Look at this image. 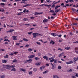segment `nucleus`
Here are the masks:
<instances>
[{
    "label": "nucleus",
    "instance_id": "4",
    "mask_svg": "<svg viewBox=\"0 0 78 78\" xmlns=\"http://www.w3.org/2000/svg\"><path fill=\"white\" fill-rule=\"evenodd\" d=\"M33 38H34V37L36 38V36H37V33H33Z\"/></svg>",
    "mask_w": 78,
    "mask_h": 78
},
{
    "label": "nucleus",
    "instance_id": "48",
    "mask_svg": "<svg viewBox=\"0 0 78 78\" xmlns=\"http://www.w3.org/2000/svg\"><path fill=\"white\" fill-rule=\"evenodd\" d=\"M75 50H78V48H74Z\"/></svg>",
    "mask_w": 78,
    "mask_h": 78
},
{
    "label": "nucleus",
    "instance_id": "49",
    "mask_svg": "<svg viewBox=\"0 0 78 78\" xmlns=\"http://www.w3.org/2000/svg\"><path fill=\"white\" fill-rule=\"evenodd\" d=\"M72 11H76V9H72Z\"/></svg>",
    "mask_w": 78,
    "mask_h": 78
},
{
    "label": "nucleus",
    "instance_id": "2",
    "mask_svg": "<svg viewBox=\"0 0 78 78\" xmlns=\"http://www.w3.org/2000/svg\"><path fill=\"white\" fill-rule=\"evenodd\" d=\"M12 66L11 67L12 69H11V71H12V72H16V69L14 67H16L15 66Z\"/></svg>",
    "mask_w": 78,
    "mask_h": 78
},
{
    "label": "nucleus",
    "instance_id": "40",
    "mask_svg": "<svg viewBox=\"0 0 78 78\" xmlns=\"http://www.w3.org/2000/svg\"><path fill=\"white\" fill-rule=\"evenodd\" d=\"M30 56H31V58H33V57L35 56L34 55H30Z\"/></svg>",
    "mask_w": 78,
    "mask_h": 78
},
{
    "label": "nucleus",
    "instance_id": "43",
    "mask_svg": "<svg viewBox=\"0 0 78 78\" xmlns=\"http://www.w3.org/2000/svg\"><path fill=\"white\" fill-rule=\"evenodd\" d=\"M53 57H51V58H49V60H51V59H53Z\"/></svg>",
    "mask_w": 78,
    "mask_h": 78
},
{
    "label": "nucleus",
    "instance_id": "57",
    "mask_svg": "<svg viewBox=\"0 0 78 78\" xmlns=\"http://www.w3.org/2000/svg\"><path fill=\"white\" fill-rule=\"evenodd\" d=\"M76 76H77V77H78V73H77L75 75Z\"/></svg>",
    "mask_w": 78,
    "mask_h": 78
},
{
    "label": "nucleus",
    "instance_id": "58",
    "mask_svg": "<svg viewBox=\"0 0 78 78\" xmlns=\"http://www.w3.org/2000/svg\"><path fill=\"white\" fill-rule=\"evenodd\" d=\"M28 46H30V45L28 44H27L26 45H25L26 47H28Z\"/></svg>",
    "mask_w": 78,
    "mask_h": 78
},
{
    "label": "nucleus",
    "instance_id": "59",
    "mask_svg": "<svg viewBox=\"0 0 78 78\" xmlns=\"http://www.w3.org/2000/svg\"><path fill=\"white\" fill-rule=\"evenodd\" d=\"M54 18H54V17L52 16L51 17V19H54Z\"/></svg>",
    "mask_w": 78,
    "mask_h": 78
},
{
    "label": "nucleus",
    "instance_id": "28",
    "mask_svg": "<svg viewBox=\"0 0 78 78\" xmlns=\"http://www.w3.org/2000/svg\"><path fill=\"white\" fill-rule=\"evenodd\" d=\"M29 75H31V74H33V72L30 71L29 72Z\"/></svg>",
    "mask_w": 78,
    "mask_h": 78
},
{
    "label": "nucleus",
    "instance_id": "55",
    "mask_svg": "<svg viewBox=\"0 0 78 78\" xmlns=\"http://www.w3.org/2000/svg\"><path fill=\"white\" fill-rule=\"evenodd\" d=\"M25 25H27V26H30V24H26Z\"/></svg>",
    "mask_w": 78,
    "mask_h": 78
},
{
    "label": "nucleus",
    "instance_id": "24",
    "mask_svg": "<svg viewBox=\"0 0 78 78\" xmlns=\"http://www.w3.org/2000/svg\"><path fill=\"white\" fill-rule=\"evenodd\" d=\"M63 54V53H62L61 54H60L59 55H58L59 57H61L62 56V55Z\"/></svg>",
    "mask_w": 78,
    "mask_h": 78
},
{
    "label": "nucleus",
    "instance_id": "50",
    "mask_svg": "<svg viewBox=\"0 0 78 78\" xmlns=\"http://www.w3.org/2000/svg\"><path fill=\"white\" fill-rule=\"evenodd\" d=\"M58 36V37H61V36H62V35L60 34L59 35H57Z\"/></svg>",
    "mask_w": 78,
    "mask_h": 78
},
{
    "label": "nucleus",
    "instance_id": "46",
    "mask_svg": "<svg viewBox=\"0 0 78 78\" xmlns=\"http://www.w3.org/2000/svg\"><path fill=\"white\" fill-rule=\"evenodd\" d=\"M37 44H38V45H41V43H39L38 42H37Z\"/></svg>",
    "mask_w": 78,
    "mask_h": 78
},
{
    "label": "nucleus",
    "instance_id": "56",
    "mask_svg": "<svg viewBox=\"0 0 78 78\" xmlns=\"http://www.w3.org/2000/svg\"><path fill=\"white\" fill-rule=\"evenodd\" d=\"M24 62L25 63H27V62H28V61L27 60L26 61H24Z\"/></svg>",
    "mask_w": 78,
    "mask_h": 78
},
{
    "label": "nucleus",
    "instance_id": "31",
    "mask_svg": "<svg viewBox=\"0 0 78 78\" xmlns=\"http://www.w3.org/2000/svg\"><path fill=\"white\" fill-rule=\"evenodd\" d=\"M28 20V19L27 18H24L23 20H24V21H26V20Z\"/></svg>",
    "mask_w": 78,
    "mask_h": 78
},
{
    "label": "nucleus",
    "instance_id": "14",
    "mask_svg": "<svg viewBox=\"0 0 78 78\" xmlns=\"http://www.w3.org/2000/svg\"><path fill=\"white\" fill-rule=\"evenodd\" d=\"M27 62H30V63H31V62L32 61V59H29L28 60H27Z\"/></svg>",
    "mask_w": 78,
    "mask_h": 78
},
{
    "label": "nucleus",
    "instance_id": "22",
    "mask_svg": "<svg viewBox=\"0 0 78 78\" xmlns=\"http://www.w3.org/2000/svg\"><path fill=\"white\" fill-rule=\"evenodd\" d=\"M65 49H66V50H69L70 49V47H66L65 48Z\"/></svg>",
    "mask_w": 78,
    "mask_h": 78
},
{
    "label": "nucleus",
    "instance_id": "30",
    "mask_svg": "<svg viewBox=\"0 0 78 78\" xmlns=\"http://www.w3.org/2000/svg\"><path fill=\"white\" fill-rule=\"evenodd\" d=\"M4 41H8V42H10V41L8 39H5Z\"/></svg>",
    "mask_w": 78,
    "mask_h": 78
},
{
    "label": "nucleus",
    "instance_id": "29",
    "mask_svg": "<svg viewBox=\"0 0 78 78\" xmlns=\"http://www.w3.org/2000/svg\"><path fill=\"white\" fill-rule=\"evenodd\" d=\"M34 59H35L36 60H38V59H39V58H38V57H36L34 58Z\"/></svg>",
    "mask_w": 78,
    "mask_h": 78
},
{
    "label": "nucleus",
    "instance_id": "18",
    "mask_svg": "<svg viewBox=\"0 0 78 78\" xmlns=\"http://www.w3.org/2000/svg\"><path fill=\"white\" fill-rule=\"evenodd\" d=\"M49 12H52V13H55V11L53 10H51L49 11Z\"/></svg>",
    "mask_w": 78,
    "mask_h": 78
},
{
    "label": "nucleus",
    "instance_id": "45",
    "mask_svg": "<svg viewBox=\"0 0 78 78\" xmlns=\"http://www.w3.org/2000/svg\"><path fill=\"white\" fill-rule=\"evenodd\" d=\"M28 59H31V58H32L31 55H29L28 57Z\"/></svg>",
    "mask_w": 78,
    "mask_h": 78
},
{
    "label": "nucleus",
    "instance_id": "9",
    "mask_svg": "<svg viewBox=\"0 0 78 78\" xmlns=\"http://www.w3.org/2000/svg\"><path fill=\"white\" fill-rule=\"evenodd\" d=\"M51 35H52V36H54V37H55V36H56L57 35L55 33H51Z\"/></svg>",
    "mask_w": 78,
    "mask_h": 78
},
{
    "label": "nucleus",
    "instance_id": "53",
    "mask_svg": "<svg viewBox=\"0 0 78 78\" xmlns=\"http://www.w3.org/2000/svg\"><path fill=\"white\" fill-rule=\"evenodd\" d=\"M26 5H27V6H30L31 4H26Z\"/></svg>",
    "mask_w": 78,
    "mask_h": 78
},
{
    "label": "nucleus",
    "instance_id": "47",
    "mask_svg": "<svg viewBox=\"0 0 78 78\" xmlns=\"http://www.w3.org/2000/svg\"><path fill=\"white\" fill-rule=\"evenodd\" d=\"M42 13H43V12H40V13H38V15H40V14H42Z\"/></svg>",
    "mask_w": 78,
    "mask_h": 78
},
{
    "label": "nucleus",
    "instance_id": "19",
    "mask_svg": "<svg viewBox=\"0 0 78 78\" xmlns=\"http://www.w3.org/2000/svg\"><path fill=\"white\" fill-rule=\"evenodd\" d=\"M33 71H34V72H37V69H36V68H34L33 69Z\"/></svg>",
    "mask_w": 78,
    "mask_h": 78
},
{
    "label": "nucleus",
    "instance_id": "12",
    "mask_svg": "<svg viewBox=\"0 0 78 78\" xmlns=\"http://www.w3.org/2000/svg\"><path fill=\"white\" fill-rule=\"evenodd\" d=\"M14 29H11L9 31H7V33H8L9 32H10V33H12V31H14Z\"/></svg>",
    "mask_w": 78,
    "mask_h": 78
},
{
    "label": "nucleus",
    "instance_id": "34",
    "mask_svg": "<svg viewBox=\"0 0 78 78\" xmlns=\"http://www.w3.org/2000/svg\"><path fill=\"white\" fill-rule=\"evenodd\" d=\"M58 8V5L56 6L55 7V10L56 9H57Z\"/></svg>",
    "mask_w": 78,
    "mask_h": 78
},
{
    "label": "nucleus",
    "instance_id": "54",
    "mask_svg": "<svg viewBox=\"0 0 78 78\" xmlns=\"http://www.w3.org/2000/svg\"><path fill=\"white\" fill-rule=\"evenodd\" d=\"M70 64H71V63H72L73 64V62L72 61H71L69 62Z\"/></svg>",
    "mask_w": 78,
    "mask_h": 78
},
{
    "label": "nucleus",
    "instance_id": "62",
    "mask_svg": "<svg viewBox=\"0 0 78 78\" xmlns=\"http://www.w3.org/2000/svg\"><path fill=\"white\" fill-rule=\"evenodd\" d=\"M26 9H25L24 10H23V12H26Z\"/></svg>",
    "mask_w": 78,
    "mask_h": 78
},
{
    "label": "nucleus",
    "instance_id": "52",
    "mask_svg": "<svg viewBox=\"0 0 78 78\" xmlns=\"http://www.w3.org/2000/svg\"><path fill=\"white\" fill-rule=\"evenodd\" d=\"M73 43H75L76 44H78V41H77L76 42H73Z\"/></svg>",
    "mask_w": 78,
    "mask_h": 78
},
{
    "label": "nucleus",
    "instance_id": "51",
    "mask_svg": "<svg viewBox=\"0 0 78 78\" xmlns=\"http://www.w3.org/2000/svg\"><path fill=\"white\" fill-rule=\"evenodd\" d=\"M54 60L53 59H52V60H51L50 61V62H53L54 61Z\"/></svg>",
    "mask_w": 78,
    "mask_h": 78
},
{
    "label": "nucleus",
    "instance_id": "1",
    "mask_svg": "<svg viewBox=\"0 0 78 78\" xmlns=\"http://www.w3.org/2000/svg\"><path fill=\"white\" fill-rule=\"evenodd\" d=\"M3 66L4 68H5V67H7L6 68V69H8V70H10V68H11L12 67H14V66H13V65L10 66L9 65H3Z\"/></svg>",
    "mask_w": 78,
    "mask_h": 78
},
{
    "label": "nucleus",
    "instance_id": "32",
    "mask_svg": "<svg viewBox=\"0 0 78 78\" xmlns=\"http://www.w3.org/2000/svg\"><path fill=\"white\" fill-rule=\"evenodd\" d=\"M35 65H37V66H40V65H41V63L39 62L38 63H36Z\"/></svg>",
    "mask_w": 78,
    "mask_h": 78
},
{
    "label": "nucleus",
    "instance_id": "20",
    "mask_svg": "<svg viewBox=\"0 0 78 78\" xmlns=\"http://www.w3.org/2000/svg\"><path fill=\"white\" fill-rule=\"evenodd\" d=\"M62 68L61 66H58V69H61Z\"/></svg>",
    "mask_w": 78,
    "mask_h": 78
},
{
    "label": "nucleus",
    "instance_id": "10",
    "mask_svg": "<svg viewBox=\"0 0 78 78\" xmlns=\"http://www.w3.org/2000/svg\"><path fill=\"white\" fill-rule=\"evenodd\" d=\"M60 11V9H57V10L55 9V12L56 13H57L58 12H59Z\"/></svg>",
    "mask_w": 78,
    "mask_h": 78
},
{
    "label": "nucleus",
    "instance_id": "11",
    "mask_svg": "<svg viewBox=\"0 0 78 78\" xmlns=\"http://www.w3.org/2000/svg\"><path fill=\"white\" fill-rule=\"evenodd\" d=\"M48 20L46 19V20H44L43 21V22L44 23H45V22H48Z\"/></svg>",
    "mask_w": 78,
    "mask_h": 78
},
{
    "label": "nucleus",
    "instance_id": "63",
    "mask_svg": "<svg viewBox=\"0 0 78 78\" xmlns=\"http://www.w3.org/2000/svg\"><path fill=\"white\" fill-rule=\"evenodd\" d=\"M19 44H20V43H16V45H19Z\"/></svg>",
    "mask_w": 78,
    "mask_h": 78
},
{
    "label": "nucleus",
    "instance_id": "39",
    "mask_svg": "<svg viewBox=\"0 0 78 78\" xmlns=\"http://www.w3.org/2000/svg\"><path fill=\"white\" fill-rule=\"evenodd\" d=\"M37 36H42V35L40 34H39L37 33Z\"/></svg>",
    "mask_w": 78,
    "mask_h": 78
},
{
    "label": "nucleus",
    "instance_id": "25",
    "mask_svg": "<svg viewBox=\"0 0 78 78\" xmlns=\"http://www.w3.org/2000/svg\"><path fill=\"white\" fill-rule=\"evenodd\" d=\"M69 2H71V3H72L74 2V1L73 0H69L68 1Z\"/></svg>",
    "mask_w": 78,
    "mask_h": 78
},
{
    "label": "nucleus",
    "instance_id": "41",
    "mask_svg": "<svg viewBox=\"0 0 78 78\" xmlns=\"http://www.w3.org/2000/svg\"><path fill=\"white\" fill-rule=\"evenodd\" d=\"M34 14L35 16H36V15H38V12H35L34 13Z\"/></svg>",
    "mask_w": 78,
    "mask_h": 78
},
{
    "label": "nucleus",
    "instance_id": "17",
    "mask_svg": "<svg viewBox=\"0 0 78 78\" xmlns=\"http://www.w3.org/2000/svg\"><path fill=\"white\" fill-rule=\"evenodd\" d=\"M44 6H47V7H50V6H51V5H44Z\"/></svg>",
    "mask_w": 78,
    "mask_h": 78
},
{
    "label": "nucleus",
    "instance_id": "13",
    "mask_svg": "<svg viewBox=\"0 0 78 78\" xmlns=\"http://www.w3.org/2000/svg\"><path fill=\"white\" fill-rule=\"evenodd\" d=\"M55 42H54V41L52 40H51V41L50 42V44H52V45L55 44Z\"/></svg>",
    "mask_w": 78,
    "mask_h": 78
},
{
    "label": "nucleus",
    "instance_id": "61",
    "mask_svg": "<svg viewBox=\"0 0 78 78\" xmlns=\"http://www.w3.org/2000/svg\"><path fill=\"white\" fill-rule=\"evenodd\" d=\"M34 17H31L30 18L31 19H34Z\"/></svg>",
    "mask_w": 78,
    "mask_h": 78
},
{
    "label": "nucleus",
    "instance_id": "5",
    "mask_svg": "<svg viewBox=\"0 0 78 78\" xmlns=\"http://www.w3.org/2000/svg\"><path fill=\"white\" fill-rule=\"evenodd\" d=\"M8 62V61L4 59V60H3L2 61V63H6V62Z\"/></svg>",
    "mask_w": 78,
    "mask_h": 78
},
{
    "label": "nucleus",
    "instance_id": "7",
    "mask_svg": "<svg viewBox=\"0 0 78 78\" xmlns=\"http://www.w3.org/2000/svg\"><path fill=\"white\" fill-rule=\"evenodd\" d=\"M40 69L41 70H42V69H45V66H42V67H40Z\"/></svg>",
    "mask_w": 78,
    "mask_h": 78
},
{
    "label": "nucleus",
    "instance_id": "37",
    "mask_svg": "<svg viewBox=\"0 0 78 78\" xmlns=\"http://www.w3.org/2000/svg\"><path fill=\"white\" fill-rule=\"evenodd\" d=\"M58 50H60V51H63V49H62L60 48H58Z\"/></svg>",
    "mask_w": 78,
    "mask_h": 78
},
{
    "label": "nucleus",
    "instance_id": "44",
    "mask_svg": "<svg viewBox=\"0 0 78 78\" xmlns=\"http://www.w3.org/2000/svg\"><path fill=\"white\" fill-rule=\"evenodd\" d=\"M1 78H5V75H2L1 76Z\"/></svg>",
    "mask_w": 78,
    "mask_h": 78
},
{
    "label": "nucleus",
    "instance_id": "36",
    "mask_svg": "<svg viewBox=\"0 0 78 78\" xmlns=\"http://www.w3.org/2000/svg\"><path fill=\"white\" fill-rule=\"evenodd\" d=\"M28 50L29 51H32V49L30 48L28 49Z\"/></svg>",
    "mask_w": 78,
    "mask_h": 78
},
{
    "label": "nucleus",
    "instance_id": "26",
    "mask_svg": "<svg viewBox=\"0 0 78 78\" xmlns=\"http://www.w3.org/2000/svg\"><path fill=\"white\" fill-rule=\"evenodd\" d=\"M73 59L74 60V61H78V59H77V58H76L75 57H74L73 58Z\"/></svg>",
    "mask_w": 78,
    "mask_h": 78
},
{
    "label": "nucleus",
    "instance_id": "8",
    "mask_svg": "<svg viewBox=\"0 0 78 78\" xmlns=\"http://www.w3.org/2000/svg\"><path fill=\"white\" fill-rule=\"evenodd\" d=\"M16 37H17L16 36H12V38H13V40H17V39H16Z\"/></svg>",
    "mask_w": 78,
    "mask_h": 78
},
{
    "label": "nucleus",
    "instance_id": "3",
    "mask_svg": "<svg viewBox=\"0 0 78 78\" xmlns=\"http://www.w3.org/2000/svg\"><path fill=\"white\" fill-rule=\"evenodd\" d=\"M20 71H22V72H25V71H26L25 69H23L22 68H20Z\"/></svg>",
    "mask_w": 78,
    "mask_h": 78
},
{
    "label": "nucleus",
    "instance_id": "21",
    "mask_svg": "<svg viewBox=\"0 0 78 78\" xmlns=\"http://www.w3.org/2000/svg\"><path fill=\"white\" fill-rule=\"evenodd\" d=\"M55 66V65H52V67H51V69H55V66Z\"/></svg>",
    "mask_w": 78,
    "mask_h": 78
},
{
    "label": "nucleus",
    "instance_id": "33",
    "mask_svg": "<svg viewBox=\"0 0 78 78\" xmlns=\"http://www.w3.org/2000/svg\"><path fill=\"white\" fill-rule=\"evenodd\" d=\"M17 62V60L15 59V60H13L12 62Z\"/></svg>",
    "mask_w": 78,
    "mask_h": 78
},
{
    "label": "nucleus",
    "instance_id": "64",
    "mask_svg": "<svg viewBox=\"0 0 78 78\" xmlns=\"http://www.w3.org/2000/svg\"><path fill=\"white\" fill-rule=\"evenodd\" d=\"M72 77L73 78H76L75 76H72Z\"/></svg>",
    "mask_w": 78,
    "mask_h": 78
},
{
    "label": "nucleus",
    "instance_id": "60",
    "mask_svg": "<svg viewBox=\"0 0 78 78\" xmlns=\"http://www.w3.org/2000/svg\"><path fill=\"white\" fill-rule=\"evenodd\" d=\"M66 63L67 64H70V62H66Z\"/></svg>",
    "mask_w": 78,
    "mask_h": 78
},
{
    "label": "nucleus",
    "instance_id": "35",
    "mask_svg": "<svg viewBox=\"0 0 78 78\" xmlns=\"http://www.w3.org/2000/svg\"><path fill=\"white\" fill-rule=\"evenodd\" d=\"M8 55H6V56H5L4 57V58H8Z\"/></svg>",
    "mask_w": 78,
    "mask_h": 78
},
{
    "label": "nucleus",
    "instance_id": "23",
    "mask_svg": "<svg viewBox=\"0 0 78 78\" xmlns=\"http://www.w3.org/2000/svg\"><path fill=\"white\" fill-rule=\"evenodd\" d=\"M23 41H26V42H28V40L26 38H23Z\"/></svg>",
    "mask_w": 78,
    "mask_h": 78
},
{
    "label": "nucleus",
    "instance_id": "38",
    "mask_svg": "<svg viewBox=\"0 0 78 78\" xmlns=\"http://www.w3.org/2000/svg\"><path fill=\"white\" fill-rule=\"evenodd\" d=\"M73 70H72V69H70L69 70V71H68V72H70V73H71V72H73Z\"/></svg>",
    "mask_w": 78,
    "mask_h": 78
},
{
    "label": "nucleus",
    "instance_id": "16",
    "mask_svg": "<svg viewBox=\"0 0 78 78\" xmlns=\"http://www.w3.org/2000/svg\"><path fill=\"white\" fill-rule=\"evenodd\" d=\"M53 60H54V62L55 63V64H56L57 63V60L56 59V60H55V59H53Z\"/></svg>",
    "mask_w": 78,
    "mask_h": 78
},
{
    "label": "nucleus",
    "instance_id": "42",
    "mask_svg": "<svg viewBox=\"0 0 78 78\" xmlns=\"http://www.w3.org/2000/svg\"><path fill=\"white\" fill-rule=\"evenodd\" d=\"M32 32H28V34H29V35H31V33H32Z\"/></svg>",
    "mask_w": 78,
    "mask_h": 78
},
{
    "label": "nucleus",
    "instance_id": "27",
    "mask_svg": "<svg viewBox=\"0 0 78 78\" xmlns=\"http://www.w3.org/2000/svg\"><path fill=\"white\" fill-rule=\"evenodd\" d=\"M0 5L1 6H4L5 5L4 3H2L1 4H0Z\"/></svg>",
    "mask_w": 78,
    "mask_h": 78
},
{
    "label": "nucleus",
    "instance_id": "15",
    "mask_svg": "<svg viewBox=\"0 0 78 78\" xmlns=\"http://www.w3.org/2000/svg\"><path fill=\"white\" fill-rule=\"evenodd\" d=\"M48 72V70L45 71H44L43 72V74H45V73H47Z\"/></svg>",
    "mask_w": 78,
    "mask_h": 78
},
{
    "label": "nucleus",
    "instance_id": "6",
    "mask_svg": "<svg viewBox=\"0 0 78 78\" xmlns=\"http://www.w3.org/2000/svg\"><path fill=\"white\" fill-rule=\"evenodd\" d=\"M43 58L46 59V61H48V57L47 56H44L43 57Z\"/></svg>",
    "mask_w": 78,
    "mask_h": 78
}]
</instances>
